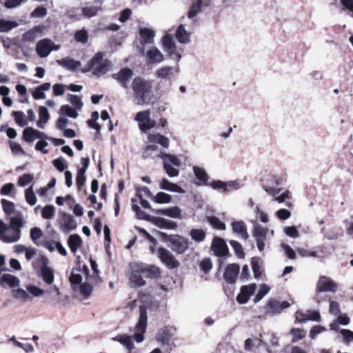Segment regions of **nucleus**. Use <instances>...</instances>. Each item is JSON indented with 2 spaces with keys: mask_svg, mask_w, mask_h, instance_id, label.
Listing matches in <instances>:
<instances>
[{
  "mask_svg": "<svg viewBox=\"0 0 353 353\" xmlns=\"http://www.w3.org/2000/svg\"><path fill=\"white\" fill-rule=\"evenodd\" d=\"M148 325V315L146 307L143 305L139 306V317L137 324L134 327L135 333L132 335L128 334H118L112 338L114 341L119 342L123 347H125L128 353H132L134 348V341L141 343L144 341V334L146 331Z\"/></svg>",
  "mask_w": 353,
  "mask_h": 353,
  "instance_id": "f257e3e1",
  "label": "nucleus"
},
{
  "mask_svg": "<svg viewBox=\"0 0 353 353\" xmlns=\"http://www.w3.org/2000/svg\"><path fill=\"white\" fill-rule=\"evenodd\" d=\"M134 101L139 105H148L154 98L152 82L136 77L132 81Z\"/></svg>",
  "mask_w": 353,
  "mask_h": 353,
  "instance_id": "f03ea898",
  "label": "nucleus"
},
{
  "mask_svg": "<svg viewBox=\"0 0 353 353\" xmlns=\"http://www.w3.org/2000/svg\"><path fill=\"white\" fill-rule=\"evenodd\" d=\"M111 66V61L104 59V53L98 52L81 68V72L83 73L91 72L94 76L101 77L106 74Z\"/></svg>",
  "mask_w": 353,
  "mask_h": 353,
  "instance_id": "7ed1b4c3",
  "label": "nucleus"
},
{
  "mask_svg": "<svg viewBox=\"0 0 353 353\" xmlns=\"http://www.w3.org/2000/svg\"><path fill=\"white\" fill-rule=\"evenodd\" d=\"M159 235L163 241L168 244L170 249L178 253H184L189 247L188 240L180 235H168L167 234L159 232Z\"/></svg>",
  "mask_w": 353,
  "mask_h": 353,
  "instance_id": "20e7f679",
  "label": "nucleus"
},
{
  "mask_svg": "<svg viewBox=\"0 0 353 353\" xmlns=\"http://www.w3.org/2000/svg\"><path fill=\"white\" fill-rule=\"evenodd\" d=\"M163 165L165 173L170 177H176L179 174V168L181 165V161L177 156L170 154H164L162 155Z\"/></svg>",
  "mask_w": 353,
  "mask_h": 353,
  "instance_id": "39448f33",
  "label": "nucleus"
},
{
  "mask_svg": "<svg viewBox=\"0 0 353 353\" xmlns=\"http://www.w3.org/2000/svg\"><path fill=\"white\" fill-rule=\"evenodd\" d=\"M42 265L37 272V276L41 278L46 285L52 286L54 281V272L52 268L48 266L49 260L45 256H41Z\"/></svg>",
  "mask_w": 353,
  "mask_h": 353,
  "instance_id": "423d86ee",
  "label": "nucleus"
},
{
  "mask_svg": "<svg viewBox=\"0 0 353 353\" xmlns=\"http://www.w3.org/2000/svg\"><path fill=\"white\" fill-rule=\"evenodd\" d=\"M269 232L268 228L263 227L259 223H255L253 226L252 236L255 239L257 248L259 252H263L265 248V242L267 240V235Z\"/></svg>",
  "mask_w": 353,
  "mask_h": 353,
  "instance_id": "0eeeda50",
  "label": "nucleus"
},
{
  "mask_svg": "<svg viewBox=\"0 0 353 353\" xmlns=\"http://www.w3.org/2000/svg\"><path fill=\"white\" fill-rule=\"evenodd\" d=\"M134 120L139 123V129L142 132H147L155 127L156 121L150 119V110L141 111L137 113Z\"/></svg>",
  "mask_w": 353,
  "mask_h": 353,
  "instance_id": "6e6552de",
  "label": "nucleus"
},
{
  "mask_svg": "<svg viewBox=\"0 0 353 353\" xmlns=\"http://www.w3.org/2000/svg\"><path fill=\"white\" fill-rule=\"evenodd\" d=\"M337 284L330 278L325 276H320L316 285V292H336Z\"/></svg>",
  "mask_w": 353,
  "mask_h": 353,
  "instance_id": "1a4fd4ad",
  "label": "nucleus"
},
{
  "mask_svg": "<svg viewBox=\"0 0 353 353\" xmlns=\"http://www.w3.org/2000/svg\"><path fill=\"white\" fill-rule=\"evenodd\" d=\"M158 256L161 262L168 268L174 269L179 265V262L174 256L167 249L159 248L158 249Z\"/></svg>",
  "mask_w": 353,
  "mask_h": 353,
  "instance_id": "9d476101",
  "label": "nucleus"
},
{
  "mask_svg": "<svg viewBox=\"0 0 353 353\" xmlns=\"http://www.w3.org/2000/svg\"><path fill=\"white\" fill-rule=\"evenodd\" d=\"M26 289L29 293H30L31 294H32L34 296H36V297H39L44 294L52 295V293H54V292L56 293V295L57 297L60 296V295H61L60 290H59V287L56 285L50 286V288L48 290H47L46 291L38 288L36 285H28ZM51 299L52 301L57 300V298L54 296H52Z\"/></svg>",
  "mask_w": 353,
  "mask_h": 353,
  "instance_id": "9b49d317",
  "label": "nucleus"
},
{
  "mask_svg": "<svg viewBox=\"0 0 353 353\" xmlns=\"http://www.w3.org/2000/svg\"><path fill=\"white\" fill-rule=\"evenodd\" d=\"M162 45L163 50L168 54L170 58L173 59H175L177 62L179 61L181 56V54L176 53L175 43L170 34H167L163 37Z\"/></svg>",
  "mask_w": 353,
  "mask_h": 353,
  "instance_id": "f8f14e48",
  "label": "nucleus"
},
{
  "mask_svg": "<svg viewBox=\"0 0 353 353\" xmlns=\"http://www.w3.org/2000/svg\"><path fill=\"white\" fill-rule=\"evenodd\" d=\"M263 188L270 195H274L277 186L282 184V179L276 175H271L263 179Z\"/></svg>",
  "mask_w": 353,
  "mask_h": 353,
  "instance_id": "ddd939ff",
  "label": "nucleus"
},
{
  "mask_svg": "<svg viewBox=\"0 0 353 353\" xmlns=\"http://www.w3.org/2000/svg\"><path fill=\"white\" fill-rule=\"evenodd\" d=\"M133 74V71L131 69L124 68L121 69L118 72L112 74V77L117 81L123 88L127 89L128 88L129 82L132 78Z\"/></svg>",
  "mask_w": 353,
  "mask_h": 353,
  "instance_id": "4468645a",
  "label": "nucleus"
},
{
  "mask_svg": "<svg viewBox=\"0 0 353 353\" xmlns=\"http://www.w3.org/2000/svg\"><path fill=\"white\" fill-rule=\"evenodd\" d=\"M83 272L86 275V281L82 283L79 287L80 293L85 298L89 297L93 290L92 284L97 285L96 281L93 279L91 276L88 275L89 270L88 267L84 265L83 267Z\"/></svg>",
  "mask_w": 353,
  "mask_h": 353,
  "instance_id": "2eb2a0df",
  "label": "nucleus"
},
{
  "mask_svg": "<svg viewBox=\"0 0 353 353\" xmlns=\"http://www.w3.org/2000/svg\"><path fill=\"white\" fill-rule=\"evenodd\" d=\"M289 306L290 303L286 301L280 302L276 299H270L267 305L266 313L272 316L279 314Z\"/></svg>",
  "mask_w": 353,
  "mask_h": 353,
  "instance_id": "dca6fc26",
  "label": "nucleus"
},
{
  "mask_svg": "<svg viewBox=\"0 0 353 353\" xmlns=\"http://www.w3.org/2000/svg\"><path fill=\"white\" fill-rule=\"evenodd\" d=\"M211 248L214 252V254L218 256H225L228 254V248L224 241L221 237L215 236L212 243Z\"/></svg>",
  "mask_w": 353,
  "mask_h": 353,
  "instance_id": "f3484780",
  "label": "nucleus"
},
{
  "mask_svg": "<svg viewBox=\"0 0 353 353\" xmlns=\"http://www.w3.org/2000/svg\"><path fill=\"white\" fill-rule=\"evenodd\" d=\"M53 42L50 39H43L39 41L36 46V52L40 57H47L52 52Z\"/></svg>",
  "mask_w": 353,
  "mask_h": 353,
  "instance_id": "a211bd4d",
  "label": "nucleus"
},
{
  "mask_svg": "<svg viewBox=\"0 0 353 353\" xmlns=\"http://www.w3.org/2000/svg\"><path fill=\"white\" fill-rule=\"evenodd\" d=\"M211 0H193L188 12L187 17L190 19H194L202 10L203 6H208Z\"/></svg>",
  "mask_w": 353,
  "mask_h": 353,
  "instance_id": "6ab92c4d",
  "label": "nucleus"
},
{
  "mask_svg": "<svg viewBox=\"0 0 353 353\" xmlns=\"http://www.w3.org/2000/svg\"><path fill=\"white\" fill-rule=\"evenodd\" d=\"M132 272L130 277V281L132 284L135 287L143 286L145 284V281L143 279L142 272L139 265L134 264L131 266Z\"/></svg>",
  "mask_w": 353,
  "mask_h": 353,
  "instance_id": "aec40b11",
  "label": "nucleus"
},
{
  "mask_svg": "<svg viewBox=\"0 0 353 353\" xmlns=\"http://www.w3.org/2000/svg\"><path fill=\"white\" fill-rule=\"evenodd\" d=\"M240 267L238 264H229L226 268L223 274V278L228 283H233L236 281L239 273Z\"/></svg>",
  "mask_w": 353,
  "mask_h": 353,
  "instance_id": "412c9836",
  "label": "nucleus"
},
{
  "mask_svg": "<svg viewBox=\"0 0 353 353\" xmlns=\"http://www.w3.org/2000/svg\"><path fill=\"white\" fill-rule=\"evenodd\" d=\"M179 71V66L175 68L171 66H164L157 70V77L160 79L171 81L175 78L174 73H178Z\"/></svg>",
  "mask_w": 353,
  "mask_h": 353,
  "instance_id": "4be33fe9",
  "label": "nucleus"
},
{
  "mask_svg": "<svg viewBox=\"0 0 353 353\" xmlns=\"http://www.w3.org/2000/svg\"><path fill=\"white\" fill-rule=\"evenodd\" d=\"M154 212L157 214L164 215L173 219H182L181 210L177 206L154 210Z\"/></svg>",
  "mask_w": 353,
  "mask_h": 353,
  "instance_id": "5701e85b",
  "label": "nucleus"
},
{
  "mask_svg": "<svg viewBox=\"0 0 353 353\" xmlns=\"http://www.w3.org/2000/svg\"><path fill=\"white\" fill-rule=\"evenodd\" d=\"M57 62L59 65L70 71L76 70L81 65V61H76L70 57H64L57 60Z\"/></svg>",
  "mask_w": 353,
  "mask_h": 353,
  "instance_id": "b1692460",
  "label": "nucleus"
},
{
  "mask_svg": "<svg viewBox=\"0 0 353 353\" xmlns=\"http://www.w3.org/2000/svg\"><path fill=\"white\" fill-rule=\"evenodd\" d=\"M83 241L77 234H70L68 239V245L71 252L75 254L77 250L82 245Z\"/></svg>",
  "mask_w": 353,
  "mask_h": 353,
  "instance_id": "393cba45",
  "label": "nucleus"
},
{
  "mask_svg": "<svg viewBox=\"0 0 353 353\" xmlns=\"http://www.w3.org/2000/svg\"><path fill=\"white\" fill-rule=\"evenodd\" d=\"M139 34L141 37V43L142 45L153 43L155 33L152 30L142 28L139 30Z\"/></svg>",
  "mask_w": 353,
  "mask_h": 353,
  "instance_id": "a878e982",
  "label": "nucleus"
},
{
  "mask_svg": "<svg viewBox=\"0 0 353 353\" xmlns=\"http://www.w3.org/2000/svg\"><path fill=\"white\" fill-rule=\"evenodd\" d=\"M141 271L144 277L146 278H158L160 276L161 272L159 268L154 265H139Z\"/></svg>",
  "mask_w": 353,
  "mask_h": 353,
  "instance_id": "bb28decb",
  "label": "nucleus"
},
{
  "mask_svg": "<svg viewBox=\"0 0 353 353\" xmlns=\"http://www.w3.org/2000/svg\"><path fill=\"white\" fill-rule=\"evenodd\" d=\"M232 228L234 232L239 234L243 239H248L249 235L247 231V226L242 221H233L232 223Z\"/></svg>",
  "mask_w": 353,
  "mask_h": 353,
  "instance_id": "cd10ccee",
  "label": "nucleus"
},
{
  "mask_svg": "<svg viewBox=\"0 0 353 353\" xmlns=\"http://www.w3.org/2000/svg\"><path fill=\"white\" fill-rule=\"evenodd\" d=\"M147 58L149 63H159L163 61V54L154 47L148 51Z\"/></svg>",
  "mask_w": 353,
  "mask_h": 353,
  "instance_id": "c85d7f7f",
  "label": "nucleus"
},
{
  "mask_svg": "<svg viewBox=\"0 0 353 353\" xmlns=\"http://www.w3.org/2000/svg\"><path fill=\"white\" fill-rule=\"evenodd\" d=\"M20 280L16 276L10 274H3L0 277V285H8L10 288H15L19 285Z\"/></svg>",
  "mask_w": 353,
  "mask_h": 353,
  "instance_id": "c756f323",
  "label": "nucleus"
},
{
  "mask_svg": "<svg viewBox=\"0 0 353 353\" xmlns=\"http://www.w3.org/2000/svg\"><path fill=\"white\" fill-rule=\"evenodd\" d=\"M164 152L159 151L158 146L156 145H148L145 147V150L143 153L144 159L148 158H162V155H164Z\"/></svg>",
  "mask_w": 353,
  "mask_h": 353,
  "instance_id": "7c9ffc66",
  "label": "nucleus"
},
{
  "mask_svg": "<svg viewBox=\"0 0 353 353\" xmlns=\"http://www.w3.org/2000/svg\"><path fill=\"white\" fill-rule=\"evenodd\" d=\"M172 336V330L169 327H164L160 330L157 335L158 342L161 345H168Z\"/></svg>",
  "mask_w": 353,
  "mask_h": 353,
  "instance_id": "2f4dec72",
  "label": "nucleus"
},
{
  "mask_svg": "<svg viewBox=\"0 0 353 353\" xmlns=\"http://www.w3.org/2000/svg\"><path fill=\"white\" fill-rule=\"evenodd\" d=\"M160 188L164 190L170 191L172 192L184 193L185 190L176 183H171L167 179H163L160 185Z\"/></svg>",
  "mask_w": 353,
  "mask_h": 353,
  "instance_id": "473e14b6",
  "label": "nucleus"
},
{
  "mask_svg": "<svg viewBox=\"0 0 353 353\" xmlns=\"http://www.w3.org/2000/svg\"><path fill=\"white\" fill-rule=\"evenodd\" d=\"M190 34L188 32L183 25H179L176 30V38L181 43H188L190 41Z\"/></svg>",
  "mask_w": 353,
  "mask_h": 353,
  "instance_id": "72a5a7b5",
  "label": "nucleus"
},
{
  "mask_svg": "<svg viewBox=\"0 0 353 353\" xmlns=\"http://www.w3.org/2000/svg\"><path fill=\"white\" fill-rule=\"evenodd\" d=\"M39 120L37 122V126L41 129L45 128V124L50 119V114L46 107L41 106L39 109Z\"/></svg>",
  "mask_w": 353,
  "mask_h": 353,
  "instance_id": "f704fd0d",
  "label": "nucleus"
},
{
  "mask_svg": "<svg viewBox=\"0 0 353 353\" xmlns=\"http://www.w3.org/2000/svg\"><path fill=\"white\" fill-rule=\"evenodd\" d=\"M193 172L196 177V179L201 181L203 185H208V180L210 176H208L206 171L201 167L194 165L192 168Z\"/></svg>",
  "mask_w": 353,
  "mask_h": 353,
  "instance_id": "c9c22d12",
  "label": "nucleus"
},
{
  "mask_svg": "<svg viewBox=\"0 0 353 353\" xmlns=\"http://www.w3.org/2000/svg\"><path fill=\"white\" fill-rule=\"evenodd\" d=\"M154 223L160 228L175 230L177 228V224L176 222L165 219L164 218H154Z\"/></svg>",
  "mask_w": 353,
  "mask_h": 353,
  "instance_id": "e433bc0d",
  "label": "nucleus"
},
{
  "mask_svg": "<svg viewBox=\"0 0 353 353\" xmlns=\"http://www.w3.org/2000/svg\"><path fill=\"white\" fill-rule=\"evenodd\" d=\"M148 140L150 142L154 143H159L162 145L163 148H168L170 145V140L168 137L161 134H149Z\"/></svg>",
  "mask_w": 353,
  "mask_h": 353,
  "instance_id": "4c0bfd02",
  "label": "nucleus"
},
{
  "mask_svg": "<svg viewBox=\"0 0 353 353\" xmlns=\"http://www.w3.org/2000/svg\"><path fill=\"white\" fill-rule=\"evenodd\" d=\"M101 10V6H90L81 8V13L83 18L90 19L95 17L98 12Z\"/></svg>",
  "mask_w": 353,
  "mask_h": 353,
  "instance_id": "58836bf2",
  "label": "nucleus"
},
{
  "mask_svg": "<svg viewBox=\"0 0 353 353\" xmlns=\"http://www.w3.org/2000/svg\"><path fill=\"white\" fill-rule=\"evenodd\" d=\"M6 236H2V241L6 243H12L18 241L21 236V232L19 230H10Z\"/></svg>",
  "mask_w": 353,
  "mask_h": 353,
  "instance_id": "ea45409f",
  "label": "nucleus"
},
{
  "mask_svg": "<svg viewBox=\"0 0 353 353\" xmlns=\"http://www.w3.org/2000/svg\"><path fill=\"white\" fill-rule=\"evenodd\" d=\"M189 235L194 242L201 243L205 240L206 232L203 229L193 228L190 231Z\"/></svg>",
  "mask_w": 353,
  "mask_h": 353,
  "instance_id": "a19ab883",
  "label": "nucleus"
},
{
  "mask_svg": "<svg viewBox=\"0 0 353 353\" xmlns=\"http://www.w3.org/2000/svg\"><path fill=\"white\" fill-rule=\"evenodd\" d=\"M151 200L159 204L169 203L172 201V196L163 192H159L156 195H153Z\"/></svg>",
  "mask_w": 353,
  "mask_h": 353,
  "instance_id": "79ce46f5",
  "label": "nucleus"
},
{
  "mask_svg": "<svg viewBox=\"0 0 353 353\" xmlns=\"http://www.w3.org/2000/svg\"><path fill=\"white\" fill-rule=\"evenodd\" d=\"M23 226V220L21 215H18L10 218L8 230H14L21 231Z\"/></svg>",
  "mask_w": 353,
  "mask_h": 353,
  "instance_id": "37998d69",
  "label": "nucleus"
},
{
  "mask_svg": "<svg viewBox=\"0 0 353 353\" xmlns=\"http://www.w3.org/2000/svg\"><path fill=\"white\" fill-rule=\"evenodd\" d=\"M207 219L213 228L219 230H224L225 229V224L218 217L215 216H208Z\"/></svg>",
  "mask_w": 353,
  "mask_h": 353,
  "instance_id": "c03bdc74",
  "label": "nucleus"
},
{
  "mask_svg": "<svg viewBox=\"0 0 353 353\" xmlns=\"http://www.w3.org/2000/svg\"><path fill=\"white\" fill-rule=\"evenodd\" d=\"M66 15L69 19L80 21L83 19L81 13V8H70L67 12Z\"/></svg>",
  "mask_w": 353,
  "mask_h": 353,
  "instance_id": "a18cd8bd",
  "label": "nucleus"
},
{
  "mask_svg": "<svg viewBox=\"0 0 353 353\" xmlns=\"http://www.w3.org/2000/svg\"><path fill=\"white\" fill-rule=\"evenodd\" d=\"M25 199L30 205H34L37 203V199L32 185H30L25 190Z\"/></svg>",
  "mask_w": 353,
  "mask_h": 353,
  "instance_id": "49530a36",
  "label": "nucleus"
},
{
  "mask_svg": "<svg viewBox=\"0 0 353 353\" xmlns=\"http://www.w3.org/2000/svg\"><path fill=\"white\" fill-rule=\"evenodd\" d=\"M297 252L299 255H301V256H303V257H305V256L319 257V256H318V254H317V252L323 253L324 248L319 247L317 248V251H308L303 248H299V249H297Z\"/></svg>",
  "mask_w": 353,
  "mask_h": 353,
  "instance_id": "de8ad7c7",
  "label": "nucleus"
},
{
  "mask_svg": "<svg viewBox=\"0 0 353 353\" xmlns=\"http://www.w3.org/2000/svg\"><path fill=\"white\" fill-rule=\"evenodd\" d=\"M55 214V208L52 205H47L41 208V216L44 219H51Z\"/></svg>",
  "mask_w": 353,
  "mask_h": 353,
  "instance_id": "09e8293b",
  "label": "nucleus"
},
{
  "mask_svg": "<svg viewBox=\"0 0 353 353\" xmlns=\"http://www.w3.org/2000/svg\"><path fill=\"white\" fill-rule=\"evenodd\" d=\"M64 227L68 230H74L77 227V222L74 219L68 214L63 213Z\"/></svg>",
  "mask_w": 353,
  "mask_h": 353,
  "instance_id": "8fccbe9b",
  "label": "nucleus"
},
{
  "mask_svg": "<svg viewBox=\"0 0 353 353\" xmlns=\"http://www.w3.org/2000/svg\"><path fill=\"white\" fill-rule=\"evenodd\" d=\"M59 112L61 114H66L68 117L72 118V119H76L78 117V113L76 111V110H74V108H72V107H70L68 105H62L60 108Z\"/></svg>",
  "mask_w": 353,
  "mask_h": 353,
  "instance_id": "3c124183",
  "label": "nucleus"
},
{
  "mask_svg": "<svg viewBox=\"0 0 353 353\" xmlns=\"http://www.w3.org/2000/svg\"><path fill=\"white\" fill-rule=\"evenodd\" d=\"M230 244L233 248L236 255L239 258L242 259L245 256L243 248L240 243L236 241L232 240L230 241Z\"/></svg>",
  "mask_w": 353,
  "mask_h": 353,
  "instance_id": "603ef678",
  "label": "nucleus"
},
{
  "mask_svg": "<svg viewBox=\"0 0 353 353\" xmlns=\"http://www.w3.org/2000/svg\"><path fill=\"white\" fill-rule=\"evenodd\" d=\"M17 26V24L15 22L0 19V32H8Z\"/></svg>",
  "mask_w": 353,
  "mask_h": 353,
  "instance_id": "864d4df0",
  "label": "nucleus"
},
{
  "mask_svg": "<svg viewBox=\"0 0 353 353\" xmlns=\"http://www.w3.org/2000/svg\"><path fill=\"white\" fill-rule=\"evenodd\" d=\"M10 341H12L17 347L23 349L26 353L33 352L34 347L30 343H22L16 339V337L13 336L10 339Z\"/></svg>",
  "mask_w": 353,
  "mask_h": 353,
  "instance_id": "5fc2aeb1",
  "label": "nucleus"
},
{
  "mask_svg": "<svg viewBox=\"0 0 353 353\" xmlns=\"http://www.w3.org/2000/svg\"><path fill=\"white\" fill-rule=\"evenodd\" d=\"M270 288L268 285L265 284L261 285L259 292L254 297V303L260 301L270 292Z\"/></svg>",
  "mask_w": 353,
  "mask_h": 353,
  "instance_id": "6e6d98bb",
  "label": "nucleus"
},
{
  "mask_svg": "<svg viewBox=\"0 0 353 353\" xmlns=\"http://www.w3.org/2000/svg\"><path fill=\"white\" fill-rule=\"evenodd\" d=\"M290 333L293 336L292 341V343H296L299 340H301L306 334V332L305 330L299 328H292Z\"/></svg>",
  "mask_w": 353,
  "mask_h": 353,
  "instance_id": "4d7b16f0",
  "label": "nucleus"
},
{
  "mask_svg": "<svg viewBox=\"0 0 353 353\" xmlns=\"http://www.w3.org/2000/svg\"><path fill=\"white\" fill-rule=\"evenodd\" d=\"M12 115L17 124L21 127H24L28 125V122L26 121L24 118V113L21 111H13Z\"/></svg>",
  "mask_w": 353,
  "mask_h": 353,
  "instance_id": "13d9d810",
  "label": "nucleus"
},
{
  "mask_svg": "<svg viewBox=\"0 0 353 353\" xmlns=\"http://www.w3.org/2000/svg\"><path fill=\"white\" fill-rule=\"evenodd\" d=\"M68 100L77 110H81L83 107V103L81 101V99L77 95L69 94L68 95Z\"/></svg>",
  "mask_w": 353,
  "mask_h": 353,
  "instance_id": "bf43d9fd",
  "label": "nucleus"
},
{
  "mask_svg": "<svg viewBox=\"0 0 353 353\" xmlns=\"http://www.w3.org/2000/svg\"><path fill=\"white\" fill-rule=\"evenodd\" d=\"M1 203L3 207V210L6 214L9 215L13 213L15 208L13 202L3 199H1Z\"/></svg>",
  "mask_w": 353,
  "mask_h": 353,
  "instance_id": "052dcab7",
  "label": "nucleus"
},
{
  "mask_svg": "<svg viewBox=\"0 0 353 353\" xmlns=\"http://www.w3.org/2000/svg\"><path fill=\"white\" fill-rule=\"evenodd\" d=\"M74 37L77 41L85 44L88 42V34L85 29H82L76 32Z\"/></svg>",
  "mask_w": 353,
  "mask_h": 353,
  "instance_id": "680f3d73",
  "label": "nucleus"
},
{
  "mask_svg": "<svg viewBox=\"0 0 353 353\" xmlns=\"http://www.w3.org/2000/svg\"><path fill=\"white\" fill-rule=\"evenodd\" d=\"M252 269L254 277L256 279H259L262 274V272L260 270L259 259V258L254 257L252 259Z\"/></svg>",
  "mask_w": 353,
  "mask_h": 353,
  "instance_id": "e2e57ef3",
  "label": "nucleus"
},
{
  "mask_svg": "<svg viewBox=\"0 0 353 353\" xmlns=\"http://www.w3.org/2000/svg\"><path fill=\"white\" fill-rule=\"evenodd\" d=\"M33 175L31 174H23L18 179V185L25 187L33 181Z\"/></svg>",
  "mask_w": 353,
  "mask_h": 353,
  "instance_id": "0e129e2a",
  "label": "nucleus"
},
{
  "mask_svg": "<svg viewBox=\"0 0 353 353\" xmlns=\"http://www.w3.org/2000/svg\"><path fill=\"white\" fill-rule=\"evenodd\" d=\"M13 296L19 300L26 301L29 298L28 293L21 288L12 290Z\"/></svg>",
  "mask_w": 353,
  "mask_h": 353,
  "instance_id": "69168bd1",
  "label": "nucleus"
},
{
  "mask_svg": "<svg viewBox=\"0 0 353 353\" xmlns=\"http://www.w3.org/2000/svg\"><path fill=\"white\" fill-rule=\"evenodd\" d=\"M47 14V10L43 6L37 7L30 14L32 18H42Z\"/></svg>",
  "mask_w": 353,
  "mask_h": 353,
  "instance_id": "338daca9",
  "label": "nucleus"
},
{
  "mask_svg": "<svg viewBox=\"0 0 353 353\" xmlns=\"http://www.w3.org/2000/svg\"><path fill=\"white\" fill-rule=\"evenodd\" d=\"M343 10L348 11V14L353 17V0H341Z\"/></svg>",
  "mask_w": 353,
  "mask_h": 353,
  "instance_id": "774afa93",
  "label": "nucleus"
}]
</instances>
